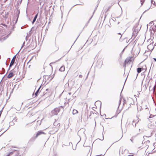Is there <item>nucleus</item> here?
<instances>
[{"mask_svg": "<svg viewBox=\"0 0 156 156\" xmlns=\"http://www.w3.org/2000/svg\"><path fill=\"white\" fill-rule=\"evenodd\" d=\"M2 25H3L4 26H6V25H5L4 24H1Z\"/></svg>", "mask_w": 156, "mask_h": 156, "instance_id": "nucleus-21", "label": "nucleus"}, {"mask_svg": "<svg viewBox=\"0 0 156 156\" xmlns=\"http://www.w3.org/2000/svg\"><path fill=\"white\" fill-rule=\"evenodd\" d=\"M14 75V73H13L12 72H10V73L7 76V77L8 78H12V77Z\"/></svg>", "mask_w": 156, "mask_h": 156, "instance_id": "nucleus-6", "label": "nucleus"}, {"mask_svg": "<svg viewBox=\"0 0 156 156\" xmlns=\"http://www.w3.org/2000/svg\"><path fill=\"white\" fill-rule=\"evenodd\" d=\"M151 2L152 4L156 5V0H151Z\"/></svg>", "mask_w": 156, "mask_h": 156, "instance_id": "nucleus-11", "label": "nucleus"}, {"mask_svg": "<svg viewBox=\"0 0 156 156\" xmlns=\"http://www.w3.org/2000/svg\"><path fill=\"white\" fill-rule=\"evenodd\" d=\"M13 152H11L9 153L8 154L6 155L5 156H9L10 155H11L12 154Z\"/></svg>", "mask_w": 156, "mask_h": 156, "instance_id": "nucleus-14", "label": "nucleus"}, {"mask_svg": "<svg viewBox=\"0 0 156 156\" xmlns=\"http://www.w3.org/2000/svg\"><path fill=\"white\" fill-rule=\"evenodd\" d=\"M55 73L52 76V79L55 76Z\"/></svg>", "mask_w": 156, "mask_h": 156, "instance_id": "nucleus-18", "label": "nucleus"}, {"mask_svg": "<svg viewBox=\"0 0 156 156\" xmlns=\"http://www.w3.org/2000/svg\"><path fill=\"white\" fill-rule=\"evenodd\" d=\"M118 34H119L120 35V38L122 36V35H121V34L120 33H119Z\"/></svg>", "mask_w": 156, "mask_h": 156, "instance_id": "nucleus-19", "label": "nucleus"}, {"mask_svg": "<svg viewBox=\"0 0 156 156\" xmlns=\"http://www.w3.org/2000/svg\"><path fill=\"white\" fill-rule=\"evenodd\" d=\"M36 19L35 18H34L33 20V22H32L33 23H34Z\"/></svg>", "mask_w": 156, "mask_h": 156, "instance_id": "nucleus-16", "label": "nucleus"}, {"mask_svg": "<svg viewBox=\"0 0 156 156\" xmlns=\"http://www.w3.org/2000/svg\"><path fill=\"white\" fill-rule=\"evenodd\" d=\"M132 57H129L127 58L125 60L124 62L125 67H126V64H128L129 62H131L132 61Z\"/></svg>", "mask_w": 156, "mask_h": 156, "instance_id": "nucleus-3", "label": "nucleus"}, {"mask_svg": "<svg viewBox=\"0 0 156 156\" xmlns=\"http://www.w3.org/2000/svg\"><path fill=\"white\" fill-rule=\"evenodd\" d=\"M137 72L138 73H140V72H141L142 70H141V68H138L137 69Z\"/></svg>", "mask_w": 156, "mask_h": 156, "instance_id": "nucleus-12", "label": "nucleus"}, {"mask_svg": "<svg viewBox=\"0 0 156 156\" xmlns=\"http://www.w3.org/2000/svg\"><path fill=\"white\" fill-rule=\"evenodd\" d=\"M65 68L64 66H62L59 69V71L61 72H63L65 71Z\"/></svg>", "mask_w": 156, "mask_h": 156, "instance_id": "nucleus-8", "label": "nucleus"}, {"mask_svg": "<svg viewBox=\"0 0 156 156\" xmlns=\"http://www.w3.org/2000/svg\"><path fill=\"white\" fill-rule=\"evenodd\" d=\"M153 59L156 62V58H153Z\"/></svg>", "mask_w": 156, "mask_h": 156, "instance_id": "nucleus-22", "label": "nucleus"}, {"mask_svg": "<svg viewBox=\"0 0 156 156\" xmlns=\"http://www.w3.org/2000/svg\"><path fill=\"white\" fill-rule=\"evenodd\" d=\"M78 113V111L76 109H73V115L76 114Z\"/></svg>", "mask_w": 156, "mask_h": 156, "instance_id": "nucleus-9", "label": "nucleus"}, {"mask_svg": "<svg viewBox=\"0 0 156 156\" xmlns=\"http://www.w3.org/2000/svg\"><path fill=\"white\" fill-rule=\"evenodd\" d=\"M97 156H101V155H97Z\"/></svg>", "mask_w": 156, "mask_h": 156, "instance_id": "nucleus-23", "label": "nucleus"}, {"mask_svg": "<svg viewBox=\"0 0 156 156\" xmlns=\"http://www.w3.org/2000/svg\"><path fill=\"white\" fill-rule=\"evenodd\" d=\"M16 58V55H15L13 57L12 59V60L11 61V62L10 63V65H9L10 67H11V66H12L14 64V63L15 62V60Z\"/></svg>", "mask_w": 156, "mask_h": 156, "instance_id": "nucleus-5", "label": "nucleus"}, {"mask_svg": "<svg viewBox=\"0 0 156 156\" xmlns=\"http://www.w3.org/2000/svg\"><path fill=\"white\" fill-rule=\"evenodd\" d=\"M144 1L145 0H140L141 3L142 5L143 4V3L144 2Z\"/></svg>", "mask_w": 156, "mask_h": 156, "instance_id": "nucleus-15", "label": "nucleus"}, {"mask_svg": "<svg viewBox=\"0 0 156 156\" xmlns=\"http://www.w3.org/2000/svg\"><path fill=\"white\" fill-rule=\"evenodd\" d=\"M149 118H153L152 120L153 121L156 122V116L152 115H151L149 116Z\"/></svg>", "mask_w": 156, "mask_h": 156, "instance_id": "nucleus-7", "label": "nucleus"}, {"mask_svg": "<svg viewBox=\"0 0 156 156\" xmlns=\"http://www.w3.org/2000/svg\"><path fill=\"white\" fill-rule=\"evenodd\" d=\"M124 101H125V102H124V104H125V100H124Z\"/></svg>", "mask_w": 156, "mask_h": 156, "instance_id": "nucleus-24", "label": "nucleus"}, {"mask_svg": "<svg viewBox=\"0 0 156 156\" xmlns=\"http://www.w3.org/2000/svg\"><path fill=\"white\" fill-rule=\"evenodd\" d=\"M60 109L59 108H56L51 111L52 115H57L60 111Z\"/></svg>", "mask_w": 156, "mask_h": 156, "instance_id": "nucleus-1", "label": "nucleus"}, {"mask_svg": "<svg viewBox=\"0 0 156 156\" xmlns=\"http://www.w3.org/2000/svg\"><path fill=\"white\" fill-rule=\"evenodd\" d=\"M37 16H38V13H37L36 15L34 17V18H35L36 19L37 18Z\"/></svg>", "mask_w": 156, "mask_h": 156, "instance_id": "nucleus-17", "label": "nucleus"}, {"mask_svg": "<svg viewBox=\"0 0 156 156\" xmlns=\"http://www.w3.org/2000/svg\"><path fill=\"white\" fill-rule=\"evenodd\" d=\"M41 87V86L38 89V90L35 93V95L36 96H37L38 95V94L39 92V90H40V89Z\"/></svg>", "mask_w": 156, "mask_h": 156, "instance_id": "nucleus-10", "label": "nucleus"}, {"mask_svg": "<svg viewBox=\"0 0 156 156\" xmlns=\"http://www.w3.org/2000/svg\"><path fill=\"white\" fill-rule=\"evenodd\" d=\"M2 110H1L0 111V114H1L2 113Z\"/></svg>", "mask_w": 156, "mask_h": 156, "instance_id": "nucleus-20", "label": "nucleus"}, {"mask_svg": "<svg viewBox=\"0 0 156 156\" xmlns=\"http://www.w3.org/2000/svg\"><path fill=\"white\" fill-rule=\"evenodd\" d=\"M141 70H144L145 71H146L147 70V67L145 66V67L144 68H141Z\"/></svg>", "mask_w": 156, "mask_h": 156, "instance_id": "nucleus-13", "label": "nucleus"}, {"mask_svg": "<svg viewBox=\"0 0 156 156\" xmlns=\"http://www.w3.org/2000/svg\"><path fill=\"white\" fill-rule=\"evenodd\" d=\"M45 133L42 131H38L36 134L35 138H37L41 134H44Z\"/></svg>", "mask_w": 156, "mask_h": 156, "instance_id": "nucleus-4", "label": "nucleus"}, {"mask_svg": "<svg viewBox=\"0 0 156 156\" xmlns=\"http://www.w3.org/2000/svg\"><path fill=\"white\" fill-rule=\"evenodd\" d=\"M148 126L149 128L152 129L153 131L156 130V125H154L151 123H149L148 125Z\"/></svg>", "mask_w": 156, "mask_h": 156, "instance_id": "nucleus-2", "label": "nucleus"}]
</instances>
